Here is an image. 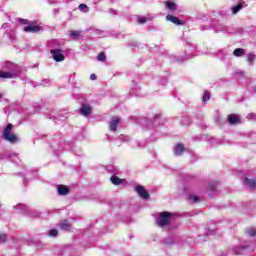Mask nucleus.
Masks as SVG:
<instances>
[{"label": "nucleus", "instance_id": "1", "mask_svg": "<svg viewBox=\"0 0 256 256\" xmlns=\"http://www.w3.org/2000/svg\"><path fill=\"white\" fill-rule=\"evenodd\" d=\"M12 131H13V124L8 123L3 130L2 139H4V141H8L9 143L14 144L19 141V138H17V135L12 134Z\"/></svg>", "mask_w": 256, "mask_h": 256}, {"label": "nucleus", "instance_id": "2", "mask_svg": "<svg viewBox=\"0 0 256 256\" xmlns=\"http://www.w3.org/2000/svg\"><path fill=\"white\" fill-rule=\"evenodd\" d=\"M171 217H173V213L161 212L157 220L159 227H167L171 223Z\"/></svg>", "mask_w": 256, "mask_h": 256}, {"label": "nucleus", "instance_id": "3", "mask_svg": "<svg viewBox=\"0 0 256 256\" xmlns=\"http://www.w3.org/2000/svg\"><path fill=\"white\" fill-rule=\"evenodd\" d=\"M54 61L56 63H61V61H65V54H63V50L61 49H54L50 51Z\"/></svg>", "mask_w": 256, "mask_h": 256}, {"label": "nucleus", "instance_id": "4", "mask_svg": "<svg viewBox=\"0 0 256 256\" xmlns=\"http://www.w3.org/2000/svg\"><path fill=\"white\" fill-rule=\"evenodd\" d=\"M41 31V26L35 25V22H32L31 25L24 27L25 33H39Z\"/></svg>", "mask_w": 256, "mask_h": 256}, {"label": "nucleus", "instance_id": "5", "mask_svg": "<svg viewBox=\"0 0 256 256\" xmlns=\"http://www.w3.org/2000/svg\"><path fill=\"white\" fill-rule=\"evenodd\" d=\"M136 192L142 199H149L151 196L149 195V192L145 190L143 186H137L136 187Z\"/></svg>", "mask_w": 256, "mask_h": 256}, {"label": "nucleus", "instance_id": "6", "mask_svg": "<svg viewBox=\"0 0 256 256\" xmlns=\"http://www.w3.org/2000/svg\"><path fill=\"white\" fill-rule=\"evenodd\" d=\"M166 20L170 21L171 23H174V25H185V22L179 19V17L177 16L167 15Z\"/></svg>", "mask_w": 256, "mask_h": 256}, {"label": "nucleus", "instance_id": "7", "mask_svg": "<svg viewBox=\"0 0 256 256\" xmlns=\"http://www.w3.org/2000/svg\"><path fill=\"white\" fill-rule=\"evenodd\" d=\"M119 123H121V118L117 116L112 118V121L110 122V131L115 133V131H117V127L119 126Z\"/></svg>", "mask_w": 256, "mask_h": 256}, {"label": "nucleus", "instance_id": "8", "mask_svg": "<svg viewBox=\"0 0 256 256\" xmlns=\"http://www.w3.org/2000/svg\"><path fill=\"white\" fill-rule=\"evenodd\" d=\"M91 107L87 106L86 104H82L81 109H80V114L84 115V117H87L88 115H91Z\"/></svg>", "mask_w": 256, "mask_h": 256}, {"label": "nucleus", "instance_id": "9", "mask_svg": "<svg viewBox=\"0 0 256 256\" xmlns=\"http://www.w3.org/2000/svg\"><path fill=\"white\" fill-rule=\"evenodd\" d=\"M174 153L177 156L183 155L185 153V146L183 144H177L174 148Z\"/></svg>", "mask_w": 256, "mask_h": 256}, {"label": "nucleus", "instance_id": "10", "mask_svg": "<svg viewBox=\"0 0 256 256\" xmlns=\"http://www.w3.org/2000/svg\"><path fill=\"white\" fill-rule=\"evenodd\" d=\"M57 191L58 195H69V187L65 185H58Z\"/></svg>", "mask_w": 256, "mask_h": 256}, {"label": "nucleus", "instance_id": "11", "mask_svg": "<svg viewBox=\"0 0 256 256\" xmlns=\"http://www.w3.org/2000/svg\"><path fill=\"white\" fill-rule=\"evenodd\" d=\"M14 77H15V74L0 70V79H13Z\"/></svg>", "mask_w": 256, "mask_h": 256}, {"label": "nucleus", "instance_id": "12", "mask_svg": "<svg viewBox=\"0 0 256 256\" xmlns=\"http://www.w3.org/2000/svg\"><path fill=\"white\" fill-rule=\"evenodd\" d=\"M228 121H229L230 125H237V123H239V116H237L235 114H230L228 116Z\"/></svg>", "mask_w": 256, "mask_h": 256}, {"label": "nucleus", "instance_id": "13", "mask_svg": "<svg viewBox=\"0 0 256 256\" xmlns=\"http://www.w3.org/2000/svg\"><path fill=\"white\" fill-rule=\"evenodd\" d=\"M233 55L235 57H243V55H245V49L243 48H236L233 52Z\"/></svg>", "mask_w": 256, "mask_h": 256}, {"label": "nucleus", "instance_id": "14", "mask_svg": "<svg viewBox=\"0 0 256 256\" xmlns=\"http://www.w3.org/2000/svg\"><path fill=\"white\" fill-rule=\"evenodd\" d=\"M110 181L113 185H121V183H123V180L115 175H113L111 178H110Z\"/></svg>", "mask_w": 256, "mask_h": 256}, {"label": "nucleus", "instance_id": "15", "mask_svg": "<svg viewBox=\"0 0 256 256\" xmlns=\"http://www.w3.org/2000/svg\"><path fill=\"white\" fill-rule=\"evenodd\" d=\"M167 9H169L170 11H175L177 10V4H175V2H171V1H167L165 3Z\"/></svg>", "mask_w": 256, "mask_h": 256}, {"label": "nucleus", "instance_id": "16", "mask_svg": "<svg viewBox=\"0 0 256 256\" xmlns=\"http://www.w3.org/2000/svg\"><path fill=\"white\" fill-rule=\"evenodd\" d=\"M246 183H248V187L250 189H256V180H251L249 178H245Z\"/></svg>", "mask_w": 256, "mask_h": 256}, {"label": "nucleus", "instance_id": "17", "mask_svg": "<svg viewBox=\"0 0 256 256\" xmlns=\"http://www.w3.org/2000/svg\"><path fill=\"white\" fill-rule=\"evenodd\" d=\"M60 228L63 231H69L71 229V224H68L67 221H63L60 223Z\"/></svg>", "mask_w": 256, "mask_h": 256}, {"label": "nucleus", "instance_id": "18", "mask_svg": "<svg viewBox=\"0 0 256 256\" xmlns=\"http://www.w3.org/2000/svg\"><path fill=\"white\" fill-rule=\"evenodd\" d=\"M80 36H81V32L77 30L70 31V37L72 39H79Z\"/></svg>", "mask_w": 256, "mask_h": 256}, {"label": "nucleus", "instance_id": "19", "mask_svg": "<svg viewBox=\"0 0 256 256\" xmlns=\"http://www.w3.org/2000/svg\"><path fill=\"white\" fill-rule=\"evenodd\" d=\"M240 9H243V4H238L236 6H233L232 7V13L234 15H237V12L240 10Z\"/></svg>", "mask_w": 256, "mask_h": 256}, {"label": "nucleus", "instance_id": "20", "mask_svg": "<svg viewBox=\"0 0 256 256\" xmlns=\"http://www.w3.org/2000/svg\"><path fill=\"white\" fill-rule=\"evenodd\" d=\"M106 59H107V56L105 55V52H101V53L97 56V60H98V61L105 62Z\"/></svg>", "mask_w": 256, "mask_h": 256}, {"label": "nucleus", "instance_id": "21", "mask_svg": "<svg viewBox=\"0 0 256 256\" xmlns=\"http://www.w3.org/2000/svg\"><path fill=\"white\" fill-rule=\"evenodd\" d=\"M256 55L255 54H249L247 57V61L250 65H253V61H255Z\"/></svg>", "mask_w": 256, "mask_h": 256}, {"label": "nucleus", "instance_id": "22", "mask_svg": "<svg viewBox=\"0 0 256 256\" xmlns=\"http://www.w3.org/2000/svg\"><path fill=\"white\" fill-rule=\"evenodd\" d=\"M209 99H211V94L209 93V91H206L202 100L205 101H209Z\"/></svg>", "mask_w": 256, "mask_h": 256}, {"label": "nucleus", "instance_id": "23", "mask_svg": "<svg viewBox=\"0 0 256 256\" xmlns=\"http://www.w3.org/2000/svg\"><path fill=\"white\" fill-rule=\"evenodd\" d=\"M208 187L210 191H215L217 189V183H209Z\"/></svg>", "mask_w": 256, "mask_h": 256}, {"label": "nucleus", "instance_id": "24", "mask_svg": "<svg viewBox=\"0 0 256 256\" xmlns=\"http://www.w3.org/2000/svg\"><path fill=\"white\" fill-rule=\"evenodd\" d=\"M248 235H250V237H255L256 236V230L253 228H250L248 230Z\"/></svg>", "mask_w": 256, "mask_h": 256}, {"label": "nucleus", "instance_id": "25", "mask_svg": "<svg viewBox=\"0 0 256 256\" xmlns=\"http://www.w3.org/2000/svg\"><path fill=\"white\" fill-rule=\"evenodd\" d=\"M7 241V235L6 234H0V243H5Z\"/></svg>", "mask_w": 256, "mask_h": 256}, {"label": "nucleus", "instance_id": "26", "mask_svg": "<svg viewBox=\"0 0 256 256\" xmlns=\"http://www.w3.org/2000/svg\"><path fill=\"white\" fill-rule=\"evenodd\" d=\"M190 199H191V201H194V203H199V197H197L195 195H191Z\"/></svg>", "mask_w": 256, "mask_h": 256}, {"label": "nucleus", "instance_id": "27", "mask_svg": "<svg viewBox=\"0 0 256 256\" xmlns=\"http://www.w3.org/2000/svg\"><path fill=\"white\" fill-rule=\"evenodd\" d=\"M138 23H139L140 25H143V23H147V19H145V18H143V17H139V18H138Z\"/></svg>", "mask_w": 256, "mask_h": 256}, {"label": "nucleus", "instance_id": "28", "mask_svg": "<svg viewBox=\"0 0 256 256\" xmlns=\"http://www.w3.org/2000/svg\"><path fill=\"white\" fill-rule=\"evenodd\" d=\"M78 9H79L80 11H85V9H87V4H80V5L78 6Z\"/></svg>", "mask_w": 256, "mask_h": 256}, {"label": "nucleus", "instance_id": "29", "mask_svg": "<svg viewBox=\"0 0 256 256\" xmlns=\"http://www.w3.org/2000/svg\"><path fill=\"white\" fill-rule=\"evenodd\" d=\"M50 235L51 237H57V230L56 229L50 230Z\"/></svg>", "mask_w": 256, "mask_h": 256}, {"label": "nucleus", "instance_id": "30", "mask_svg": "<svg viewBox=\"0 0 256 256\" xmlns=\"http://www.w3.org/2000/svg\"><path fill=\"white\" fill-rule=\"evenodd\" d=\"M19 21L22 23V25H29V20L27 19H20Z\"/></svg>", "mask_w": 256, "mask_h": 256}, {"label": "nucleus", "instance_id": "31", "mask_svg": "<svg viewBox=\"0 0 256 256\" xmlns=\"http://www.w3.org/2000/svg\"><path fill=\"white\" fill-rule=\"evenodd\" d=\"M245 249V246H238L234 248V251H243Z\"/></svg>", "mask_w": 256, "mask_h": 256}, {"label": "nucleus", "instance_id": "32", "mask_svg": "<svg viewBox=\"0 0 256 256\" xmlns=\"http://www.w3.org/2000/svg\"><path fill=\"white\" fill-rule=\"evenodd\" d=\"M90 79H91V81H95L97 79V75L91 74Z\"/></svg>", "mask_w": 256, "mask_h": 256}, {"label": "nucleus", "instance_id": "33", "mask_svg": "<svg viewBox=\"0 0 256 256\" xmlns=\"http://www.w3.org/2000/svg\"><path fill=\"white\" fill-rule=\"evenodd\" d=\"M0 99H1V95H0Z\"/></svg>", "mask_w": 256, "mask_h": 256}]
</instances>
